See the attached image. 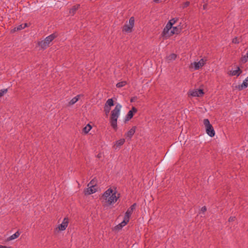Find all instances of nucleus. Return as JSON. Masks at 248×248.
<instances>
[{"label":"nucleus","mask_w":248,"mask_h":248,"mask_svg":"<svg viewBox=\"0 0 248 248\" xmlns=\"http://www.w3.org/2000/svg\"><path fill=\"white\" fill-rule=\"evenodd\" d=\"M114 130H116L117 128V125H112Z\"/></svg>","instance_id":"obj_43"},{"label":"nucleus","mask_w":248,"mask_h":248,"mask_svg":"<svg viewBox=\"0 0 248 248\" xmlns=\"http://www.w3.org/2000/svg\"><path fill=\"white\" fill-rule=\"evenodd\" d=\"M235 217H231L229 218V222L233 221L235 220Z\"/></svg>","instance_id":"obj_36"},{"label":"nucleus","mask_w":248,"mask_h":248,"mask_svg":"<svg viewBox=\"0 0 248 248\" xmlns=\"http://www.w3.org/2000/svg\"><path fill=\"white\" fill-rule=\"evenodd\" d=\"M18 31L17 30H16V27H15L14 29H12L11 30V33H14L16 31Z\"/></svg>","instance_id":"obj_37"},{"label":"nucleus","mask_w":248,"mask_h":248,"mask_svg":"<svg viewBox=\"0 0 248 248\" xmlns=\"http://www.w3.org/2000/svg\"><path fill=\"white\" fill-rule=\"evenodd\" d=\"M136 203H134L132 204L127 210V211L125 213V215H127L129 216H131L132 213L133 212L134 210L135 209L136 206Z\"/></svg>","instance_id":"obj_15"},{"label":"nucleus","mask_w":248,"mask_h":248,"mask_svg":"<svg viewBox=\"0 0 248 248\" xmlns=\"http://www.w3.org/2000/svg\"><path fill=\"white\" fill-rule=\"evenodd\" d=\"M77 102V101H76V99H75V98L74 97L73 98H72L70 101L69 102V104L70 105H73L75 103H76Z\"/></svg>","instance_id":"obj_31"},{"label":"nucleus","mask_w":248,"mask_h":248,"mask_svg":"<svg viewBox=\"0 0 248 248\" xmlns=\"http://www.w3.org/2000/svg\"><path fill=\"white\" fill-rule=\"evenodd\" d=\"M201 211L203 212H205L206 211V208L205 206H203L202 208L201 209Z\"/></svg>","instance_id":"obj_38"},{"label":"nucleus","mask_w":248,"mask_h":248,"mask_svg":"<svg viewBox=\"0 0 248 248\" xmlns=\"http://www.w3.org/2000/svg\"><path fill=\"white\" fill-rule=\"evenodd\" d=\"M136 98V97H132V98L130 99V102H133L135 101V100Z\"/></svg>","instance_id":"obj_40"},{"label":"nucleus","mask_w":248,"mask_h":248,"mask_svg":"<svg viewBox=\"0 0 248 248\" xmlns=\"http://www.w3.org/2000/svg\"><path fill=\"white\" fill-rule=\"evenodd\" d=\"M0 248H8L6 246H5L0 245Z\"/></svg>","instance_id":"obj_44"},{"label":"nucleus","mask_w":248,"mask_h":248,"mask_svg":"<svg viewBox=\"0 0 248 248\" xmlns=\"http://www.w3.org/2000/svg\"><path fill=\"white\" fill-rule=\"evenodd\" d=\"M178 20V18H173L168 22L162 32V36H168L169 31L172 28V25Z\"/></svg>","instance_id":"obj_4"},{"label":"nucleus","mask_w":248,"mask_h":248,"mask_svg":"<svg viewBox=\"0 0 248 248\" xmlns=\"http://www.w3.org/2000/svg\"><path fill=\"white\" fill-rule=\"evenodd\" d=\"M126 84V82L125 81H123L118 82L116 84V87L117 88H122V87H124V86H125Z\"/></svg>","instance_id":"obj_23"},{"label":"nucleus","mask_w":248,"mask_h":248,"mask_svg":"<svg viewBox=\"0 0 248 248\" xmlns=\"http://www.w3.org/2000/svg\"><path fill=\"white\" fill-rule=\"evenodd\" d=\"M80 96V95H78L74 97L75 99H76V101H78V99H79Z\"/></svg>","instance_id":"obj_39"},{"label":"nucleus","mask_w":248,"mask_h":248,"mask_svg":"<svg viewBox=\"0 0 248 248\" xmlns=\"http://www.w3.org/2000/svg\"><path fill=\"white\" fill-rule=\"evenodd\" d=\"M154 2L156 3H159L161 2V0H154Z\"/></svg>","instance_id":"obj_41"},{"label":"nucleus","mask_w":248,"mask_h":248,"mask_svg":"<svg viewBox=\"0 0 248 248\" xmlns=\"http://www.w3.org/2000/svg\"><path fill=\"white\" fill-rule=\"evenodd\" d=\"M138 111L137 108L135 107H132V109L129 110L126 115L124 122L126 123L127 121L130 120L134 116V114L136 113Z\"/></svg>","instance_id":"obj_6"},{"label":"nucleus","mask_w":248,"mask_h":248,"mask_svg":"<svg viewBox=\"0 0 248 248\" xmlns=\"http://www.w3.org/2000/svg\"><path fill=\"white\" fill-rule=\"evenodd\" d=\"M88 188L84 190V193L85 195H90L91 194H93L96 191V189L94 186L91 187L90 186H88Z\"/></svg>","instance_id":"obj_12"},{"label":"nucleus","mask_w":248,"mask_h":248,"mask_svg":"<svg viewBox=\"0 0 248 248\" xmlns=\"http://www.w3.org/2000/svg\"><path fill=\"white\" fill-rule=\"evenodd\" d=\"M135 23V18L134 16H132L130 18L129 20V23L127 24V23L125 24L123 27L122 31L123 32H125L126 33H131L133 31V28L134 26Z\"/></svg>","instance_id":"obj_5"},{"label":"nucleus","mask_w":248,"mask_h":248,"mask_svg":"<svg viewBox=\"0 0 248 248\" xmlns=\"http://www.w3.org/2000/svg\"><path fill=\"white\" fill-rule=\"evenodd\" d=\"M206 6V5H205V4L203 5V7L204 9H205Z\"/></svg>","instance_id":"obj_45"},{"label":"nucleus","mask_w":248,"mask_h":248,"mask_svg":"<svg viewBox=\"0 0 248 248\" xmlns=\"http://www.w3.org/2000/svg\"><path fill=\"white\" fill-rule=\"evenodd\" d=\"M22 25H23V29H24L26 27H28V24L27 23L22 24Z\"/></svg>","instance_id":"obj_42"},{"label":"nucleus","mask_w":248,"mask_h":248,"mask_svg":"<svg viewBox=\"0 0 248 248\" xmlns=\"http://www.w3.org/2000/svg\"><path fill=\"white\" fill-rule=\"evenodd\" d=\"M190 4V2L189 1H186L185 2H184L182 4V8L183 9H185L187 7H188Z\"/></svg>","instance_id":"obj_30"},{"label":"nucleus","mask_w":248,"mask_h":248,"mask_svg":"<svg viewBox=\"0 0 248 248\" xmlns=\"http://www.w3.org/2000/svg\"><path fill=\"white\" fill-rule=\"evenodd\" d=\"M248 81H246V79H245L241 85H238V86H236L235 88L239 91H241L243 89L246 88L248 85Z\"/></svg>","instance_id":"obj_16"},{"label":"nucleus","mask_w":248,"mask_h":248,"mask_svg":"<svg viewBox=\"0 0 248 248\" xmlns=\"http://www.w3.org/2000/svg\"><path fill=\"white\" fill-rule=\"evenodd\" d=\"M205 62L206 60L201 59L199 62H195L192 64L194 65L195 70H198L205 64Z\"/></svg>","instance_id":"obj_7"},{"label":"nucleus","mask_w":248,"mask_h":248,"mask_svg":"<svg viewBox=\"0 0 248 248\" xmlns=\"http://www.w3.org/2000/svg\"><path fill=\"white\" fill-rule=\"evenodd\" d=\"M97 156H98V157H100L99 155H98Z\"/></svg>","instance_id":"obj_47"},{"label":"nucleus","mask_w":248,"mask_h":248,"mask_svg":"<svg viewBox=\"0 0 248 248\" xmlns=\"http://www.w3.org/2000/svg\"><path fill=\"white\" fill-rule=\"evenodd\" d=\"M80 4H76L73 6L72 8L70 10L69 13L74 15L76 11L78 10V9L80 7Z\"/></svg>","instance_id":"obj_17"},{"label":"nucleus","mask_w":248,"mask_h":248,"mask_svg":"<svg viewBox=\"0 0 248 248\" xmlns=\"http://www.w3.org/2000/svg\"><path fill=\"white\" fill-rule=\"evenodd\" d=\"M136 130V126H133L130 129L125 135L126 139L130 140L133 135L134 134Z\"/></svg>","instance_id":"obj_11"},{"label":"nucleus","mask_w":248,"mask_h":248,"mask_svg":"<svg viewBox=\"0 0 248 248\" xmlns=\"http://www.w3.org/2000/svg\"><path fill=\"white\" fill-rule=\"evenodd\" d=\"M129 218H130V216L125 214L124 220L123 221V223L127 224L129 221Z\"/></svg>","instance_id":"obj_25"},{"label":"nucleus","mask_w":248,"mask_h":248,"mask_svg":"<svg viewBox=\"0 0 248 248\" xmlns=\"http://www.w3.org/2000/svg\"><path fill=\"white\" fill-rule=\"evenodd\" d=\"M232 43H233L234 44H238L239 41L238 40L237 38L235 37V38H233L232 40Z\"/></svg>","instance_id":"obj_35"},{"label":"nucleus","mask_w":248,"mask_h":248,"mask_svg":"<svg viewBox=\"0 0 248 248\" xmlns=\"http://www.w3.org/2000/svg\"><path fill=\"white\" fill-rule=\"evenodd\" d=\"M68 224V218L65 217L62 224H61L59 227L58 228L59 230L60 231H64L66 229V227H67Z\"/></svg>","instance_id":"obj_9"},{"label":"nucleus","mask_w":248,"mask_h":248,"mask_svg":"<svg viewBox=\"0 0 248 248\" xmlns=\"http://www.w3.org/2000/svg\"><path fill=\"white\" fill-rule=\"evenodd\" d=\"M20 232L18 231H17L15 233L13 234V235L10 236L9 237H8L7 238V240L10 241V240H14L16 238H17V237H19V236L20 235Z\"/></svg>","instance_id":"obj_18"},{"label":"nucleus","mask_w":248,"mask_h":248,"mask_svg":"<svg viewBox=\"0 0 248 248\" xmlns=\"http://www.w3.org/2000/svg\"><path fill=\"white\" fill-rule=\"evenodd\" d=\"M206 132L207 134L210 137H214L215 135V131L212 125H205Z\"/></svg>","instance_id":"obj_8"},{"label":"nucleus","mask_w":248,"mask_h":248,"mask_svg":"<svg viewBox=\"0 0 248 248\" xmlns=\"http://www.w3.org/2000/svg\"><path fill=\"white\" fill-rule=\"evenodd\" d=\"M121 108V105L117 104L114 109L111 111V115L110 117V124H117V119L120 115Z\"/></svg>","instance_id":"obj_2"},{"label":"nucleus","mask_w":248,"mask_h":248,"mask_svg":"<svg viewBox=\"0 0 248 248\" xmlns=\"http://www.w3.org/2000/svg\"><path fill=\"white\" fill-rule=\"evenodd\" d=\"M173 30H174V32H175V33L176 34H179L181 32V28H180L179 27H173Z\"/></svg>","instance_id":"obj_27"},{"label":"nucleus","mask_w":248,"mask_h":248,"mask_svg":"<svg viewBox=\"0 0 248 248\" xmlns=\"http://www.w3.org/2000/svg\"><path fill=\"white\" fill-rule=\"evenodd\" d=\"M245 79H246V81H248V77Z\"/></svg>","instance_id":"obj_46"},{"label":"nucleus","mask_w":248,"mask_h":248,"mask_svg":"<svg viewBox=\"0 0 248 248\" xmlns=\"http://www.w3.org/2000/svg\"><path fill=\"white\" fill-rule=\"evenodd\" d=\"M104 108V111L105 112L106 114L107 115L110 112L111 109L110 107H109V106H106L105 105Z\"/></svg>","instance_id":"obj_26"},{"label":"nucleus","mask_w":248,"mask_h":248,"mask_svg":"<svg viewBox=\"0 0 248 248\" xmlns=\"http://www.w3.org/2000/svg\"><path fill=\"white\" fill-rule=\"evenodd\" d=\"M237 69L235 70H233L232 71H230V73H229L230 76H236L237 77H238L242 73V70L240 69L239 67L237 66Z\"/></svg>","instance_id":"obj_13"},{"label":"nucleus","mask_w":248,"mask_h":248,"mask_svg":"<svg viewBox=\"0 0 248 248\" xmlns=\"http://www.w3.org/2000/svg\"><path fill=\"white\" fill-rule=\"evenodd\" d=\"M203 123V124H210L209 120L208 119H204Z\"/></svg>","instance_id":"obj_34"},{"label":"nucleus","mask_w":248,"mask_h":248,"mask_svg":"<svg viewBox=\"0 0 248 248\" xmlns=\"http://www.w3.org/2000/svg\"><path fill=\"white\" fill-rule=\"evenodd\" d=\"M96 179H95V178L94 179H93L89 184H88V186H90L91 187H95L96 186Z\"/></svg>","instance_id":"obj_22"},{"label":"nucleus","mask_w":248,"mask_h":248,"mask_svg":"<svg viewBox=\"0 0 248 248\" xmlns=\"http://www.w3.org/2000/svg\"><path fill=\"white\" fill-rule=\"evenodd\" d=\"M7 89L0 90V97L3 96V95L7 92Z\"/></svg>","instance_id":"obj_28"},{"label":"nucleus","mask_w":248,"mask_h":248,"mask_svg":"<svg viewBox=\"0 0 248 248\" xmlns=\"http://www.w3.org/2000/svg\"><path fill=\"white\" fill-rule=\"evenodd\" d=\"M114 105V101L112 98L108 99L105 104L106 106H109V107L113 106Z\"/></svg>","instance_id":"obj_19"},{"label":"nucleus","mask_w":248,"mask_h":248,"mask_svg":"<svg viewBox=\"0 0 248 248\" xmlns=\"http://www.w3.org/2000/svg\"><path fill=\"white\" fill-rule=\"evenodd\" d=\"M124 142H125V140L124 139H121L116 141L114 145V148L116 150L117 149H119L121 145L124 144Z\"/></svg>","instance_id":"obj_14"},{"label":"nucleus","mask_w":248,"mask_h":248,"mask_svg":"<svg viewBox=\"0 0 248 248\" xmlns=\"http://www.w3.org/2000/svg\"><path fill=\"white\" fill-rule=\"evenodd\" d=\"M22 29H23V25L22 24L18 25V26L16 27V30H17L18 31H20Z\"/></svg>","instance_id":"obj_33"},{"label":"nucleus","mask_w":248,"mask_h":248,"mask_svg":"<svg viewBox=\"0 0 248 248\" xmlns=\"http://www.w3.org/2000/svg\"><path fill=\"white\" fill-rule=\"evenodd\" d=\"M57 37L55 33H52L46 37L44 40L39 42L38 45L45 49L49 46L50 43Z\"/></svg>","instance_id":"obj_3"},{"label":"nucleus","mask_w":248,"mask_h":248,"mask_svg":"<svg viewBox=\"0 0 248 248\" xmlns=\"http://www.w3.org/2000/svg\"><path fill=\"white\" fill-rule=\"evenodd\" d=\"M119 198V196H116V191L111 188L106 190L102 196V198L105 201L107 205H110L115 203Z\"/></svg>","instance_id":"obj_1"},{"label":"nucleus","mask_w":248,"mask_h":248,"mask_svg":"<svg viewBox=\"0 0 248 248\" xmlns=\"http://www.w3.org/2000/svg\"><path fill=\"white\" fill-rule=\"evenodd\" d=\"M126 224H124L123 221L120 223L118 226V228L121 229L122 227L124 226Z\"/></svg>","instance_id":"obj_32"},{"label":"nucleus","mask_w":248,"mask_h":248,"mask_svg":"<svg viewBox=\"0 0 248 248\" xmlns=\"http://www.w3.org/2000/svg\"><path fill=\"white\" fill-rule=\"evenodd\" d=\"M176 55L174 54V53H172V54H170L168 57V59L170 61H171V60H174L176 58Z\"/></svg>","instance_id":"obj_24"},{"label":"nucleus","mask_w":248,"mask_h":248,"mask_svg":"<svg viewBox=\"0 0 248 248\" xmlns=\"http://www.w3.org/2000/svg\"><path fill=\"white\" fill-rule=\"evenodd\" d=\"M204 92L202 89H197L195 91H193L191 93V95L194 97H200L202 96L204 94Z\"/></svg>","instance_id":"obj_10"},{"label":"nucleus","mask_w":248,"mask_h":248,"mask_svg":"<svg viewBox=\"0 0 248 248\" xmlns=\"http://www.w3.org/2000/svg\"><path fill=\"white\" fill-rule=\"evenodd\" d=\"M92 127L91 125H86L83 129V132L85 134L88 133L92 129Z\"/></svg>","instance_id":"obj_20"},{"label":"nucleus","mask_w":248,"mask_h":248,"mask_svg":"<svg viewBox=\"0 0 248 248\" xmlns=\"http://www.w3.org/2000/svg\"><path fill=\"white\" fill-rule=\"evenodd\" d=\"M174 34H176V33L174 32V30L172 29V30H171V31L170 32L169 31L168 36H163V37L165 38H167L168 37H170V36H172Z\"/></svg>","instance_id":"obj_29"},{"label":"nucleus","mask_w":248,"mask_h":248,"mask_svg":"<svg viewBox=\"0 0 248 248\" xmlns=\"http://www.w3.org/2000/svg\"><path fill=\"white\" fill-rule=\"evenodd\" d=\"M248 51H247L246 55L242 57V58L241 59V62L243 63H245L248 61Z\"/></svg>","instance_id":"obj_21"}]
</instances>
